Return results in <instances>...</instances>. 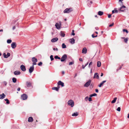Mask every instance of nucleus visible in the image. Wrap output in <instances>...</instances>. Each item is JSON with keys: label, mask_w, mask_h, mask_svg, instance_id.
<instances>
[{"label": "nucleus", "mask_w": 129, "mask_h": 129, "mask_svg": "<svg viewBox=\"0 0 129 129\" xmlns=\"http://www.w3.org/2000/svg\"><path fill=\"white\" fill-rule=\"evenodd\" d=\"M73 11L72 8H67L66 9L63 11L64 13H69Z\"/></svg>", "instance_id": "obj_1"}, {"label": "nucleus", "mask_w": 129, "mask_h": 129, "mask_svg": "<svg viewBox=\"0 0 129 129\" xmlns=\"http://www.w3.org/2000/svg\"><path fill=\"white\" fill-rule=\"evenodd\" d=\"M68 104L71 107H73L74 105V103L73 101L72 100H69L68 102Z\"/></svg>", "instance_id": "obj_2"}, {"label": "nucleus", "mask_w": 129, "mask_h": 129, "mask_svg": "<svg viewBox=\"0 0 129 129\" xmlns=\"http://www.w3.org/2000/svg\"><path fill=\"white\" fill-rule=\"evenodd\" d=\"M67 55L66 54H64L61 57V62H63L65 61V60L67 59Z\"/></svg>", "instance_id": "obj_3"}, {"label": "nucleus", "mask_w": 129, "mask_h": 129, "mask_svg": "<svg viewBox=\"0 0 129 129\" xmlns=\"http://www.w3.org/2000/svg\"><path fill=\"white\" fill-rule=\"evenodd\" d=\"M61 25V22H60L59 23H56L55 26H56V28L58 29H59L60 28V26Z\"/></svg>", "instance_id": "obj_4"}, {"label": "nucleus", "mask_w": 129, "mask_h": 129, "mask_svg": "<svg viewBox=\"0 0 129 129\" xmlns=\"http://www.w3.org/2000/svg\"><path fill=\"white\" fill-rule=\"evenodd\" d=\"M27 98V96L25 94H24L21 96V99L23 100H26Z\"/></svg>", "instance_id": "obj_5"}, {"label": "nucleus", "mask_w": 129, "mask_h": 129, "mask_svg": "<svg viewBox=\"0 0 129 129\" xmlns=\"http://www.w3.org/2000/svg\"><path fill=\"white\" fill-rule=\"evenodd\" d=\"M91 81L89 80V81L87 82L84 85V86L85 87H87L89 86L91 83Z\"/></svg>", "instance_id": "obj_6"}, {"label": "nucleus", "mask_w": 129, "mask_h": 129, "mask_svg": "<svg viewBox=\"0 0 129 129\" xmlns=\"http://www.w3.org/2000/svg\"><path fill=\"white\" fill-rule=\"evenodd\" d=\"M3 55L4 58H7L10 56V54L9 53H7V55H6L5 53H3Z\"/></svg>", "instance_id": "obj_7"}, {"label": "nucleus", "mask_w": 129, "mask_h": 129, "mask_svg": "<svg viewBox=\"0 0 129 129\" xmlns=\"http://www.w3.org/2000/svg\"><path fill=\"white\" fill-rule=\"evenodd\" d=\"M20 68L21 70L23 71H25L26 70L25 66L23 65H21Z\"/></svg>", "instance_id": "obj_8"}, {"label": "nucleus", "mask_w": 129, "mask_h": 129, "mask_svg": "<svg viewBox=\"0 0 129 129\" xmlns=\"http://www.w3.org/2000/svg\"><path fill=\"white\" fill-rule=\"evenodd\" d=\"M58 85H61L62 87L64 86V83L60 81H59L57 83Z\"/></svg>", "instance_id": "obj_9"}, {"label": "nucleus", "mask_w": 129, "mask_h": 129, "mask_svg": "<svg viewBox=\"0 0 129 129\" xmlns=\"http://www.w3.org/2000/svg\"><path fill=\"white\" fill-rule=\"evenodd\" d=\"M16 45L15 42H13L11 44V46L12 48L14 49L16 47Z\"/></svg>", "instance_id": "obj_10"}, {"label": "nucleus", "mask_w": 129, "mask_h": 129, "mask_svg": "<svg viewBox=\"0 0 129 129\" xmlns=\"http://www.w3.org/2000/svg\"><path fill=\"white\" fill-rule=\"evenodd\" d=\"M126 8V7L125 6L123 5L120 8L119 10L121 11H124L125 10V8Z\"/></svg>", "instance_id": "obj_11"}, {"label": "nucleus", "mask_w": 129, "mask_h": 129, "mask_svg": "<svg viewBox=\"0 0 129 129\" xmlns=\"http://www.w3.org/2000/svg\"><path fill=\"white\" fill-rule=\"evenodd\" d=\"M34 66H31L29 69V72L31 73L34 71Z\"/></svg>", "instance_id": "obj_12"}, {"label": "nucleus", "mask_w": 129, "mask_h": 129, "mask_svg": "<svg viewBox=\"0 0 129 129\" xmlns=\"http://www.w3.org/2000/svg\"><path fill=\"white\" fill-rule=\"evenodd\" d=\"M58 40V39L57 38H54L51 40L52 42H54L57 41Z\"/></svg>", "instance_id": "obj_13"}, {"label": "nucleus", "mask_w": 129, "mask_h": 129, "mask_svg": "<svg viewBox=\"0 0 129 129\" xmlns=\"http://www.w3.org/2000/svg\"><path fill=\"white\" fill-rule=\"evenodd\" d=\"M6 96L5 95L4 93H3L2 94L0 95V99H4Z\"/></svg>", "instance_id": "obj_14"}, {"label": "nucleus", "mask_w": 129, "mask_h": 129, "mask_svg": "<svg viewBox=\"0 0 129 129\" xmlns=\"http://www.w3.org/2000/svg\"><path fill=\"white\" fill-rule=\"evenodd\" d=\"M87 51V49L86 48L84 47L83 48L82 50V53L84 54H85L86 53Z\"/></svg>", "instance_id": "obj_15"}, {"label": "nucleus", "mask_w": 129, "mask_h": 129, "mask_svg": "<svg viewBox=\"0 0 129 129\" xmlns=\"http://www.w3.org/2000/svg\"><path fill=\"white\" fill-rule=\"evenodd\" d=\"M69 41L70 43L72 44H73L75 43V40L73 38L70 39Z\"/></svg>", "instance_id": "obj_16"}, {"label": "nucleus", "mask_w": 129, "mask_h": 129, "mask_svg": "<svg viewBox=\"0 0 129 129\" xmlns=\"http://www.w3.org/2000/svg\"><path fill=\"white\" fill-rule=\"evenodd\" d=\"M33 121V119L32 117H30L28 118V122H32Z\"/></svg>", "instance_id": "obj_17"}, {"label": "nucleus", "mask_w": 129, "mask_h": 129, "mask_svg": "<svg viewBox=\"0 0 129 129\" xmlns=\"http://www.w3.org/2000/svg\"><path fill=\"white\" fill-rule=\"evenodd\" d=\"M20 72L18 71H16L14 72V74L15 75H20Z\"/></svg>", "instance_id": "obj_18"}, {"label": "nucleus", "mask_w": 129, "mask_h": 129, "mask_svg": "<svg viewBox=\"0 0 129 129\" xmlns=\"http://www.w3.org/2000/svg\"><path fill=\"white\" fill-rule=\"evenodd\" d=\"M96 78L98 79H99V75L97 73H95L94 75V78Z\"/></svg>", "instance_id": "obj_19"}, {"label": "nucleus", "mask_w": 129, "mask_h": 129, "mask_svg": "<svg viewBox=\"0 0 129 129\" xmlns=\"http://www.w3.org/2000/svg\"><path fill=\"white\" fill-rule=\"evenodd\" d=\"M106 81L105 80L103 81L101 83L98 85L99 87H101L103 85L104 83L106 82Z\"/></svg>", "instance_id": "obj_20"}, {"label": "nucleus", "mask_w": 129, "mask_h": 129, "mask_svg": "<svg viewBox=\"0 0 129 129\" xmlns=\"http://www.w3.org/2000/svg\"><path fill=\"white\" fill-rule=\"evenodd\" d=\"M58 87H54L52 88V89L53 90H55L57 91H58V89L60 87L58 86Z\"/></svg>", "instance_id": "obj_21"}, {"label": "nucleus", "mask_w": 129, "mask_h": 129, "mask_svg": "<svg viewBox=\"0 0 129 129\" xmlns=\"http://www.w3.org/2000/svg\"><path fill=\"white\" fill-rule=\"evenodd\" d=\"M32 61L33 62H37V59L35 58V57H33L32 58Z\"/></svg>", "instance_id": "obj_22"}, {"label": "nucleus", "mask_w": 129, "mask_h": 129, "mask_svg": "<svg viewBox=\"0 0 129 129\" xmlns=\"http://www.w3.org/2000/svg\"><path fill=\"white\" fill-rule=\"evenodd\" d=\"M26 85L28 87H29L31 85V83L29 82H26Z\"/></svg>", "instance_id": "obj_23"}, {"label": "nucleus", "mask_w": 129, "mask_h": 129, "mask_svg": "<svg viewBox=\"0 0 129 129\" xmlns=\"http://www.w3.org/2000/svg\"><path fill=\"white\" fill-rule=\"evenodd\" d=\"M78 115V113L77 112H75L72 115V116H77Z\"/></svg>", "instance_id": "obj_24"}, {"label": "nucleus", "mask_w": 129, "mask_h": 129, "mask_svg": "<svg viewBox=\"0 0 129 129\" xmlns=\"http://www.w3.org/2000/svg\"><path fill=\"white\" fill-rule=\"evenodd\" d=\"M103 14V12L101 11H99L98 12V14L100 16H102Z\"/></svg>", "instance_id": "obj_25"}, {"label": "nucleus", "mask_w": 129, "mask_h": 129, "mask_svg": "<svg viewBox=\"0 0 129 129\" xmlns=\"http://www.w3.org/2000/svg\"><path fill=\"white\" fill-rule=\"evenodd\" d=\"M117 98L116 97L115 98H114V99L111 101V103H115V102L116 101V100H117Z\"/></svg>", "instance_id": "obj_26"}, {"label": "nucleus", "mask_w": 129, "mask_h": 129, "mask_svg": "<svg viewBox=\"0 0 129 129\" xmlns=\"http://www.w3.org/2000/svg\"><path fill=\"white\" fill-rule=\"evenodd\" d=\"M12 81L14 83H16L17 81V79L15 78H13L12 79Z\"/></svg>", "instance_id": "obj_27"}, {"label": "nucleus", "mask_w": 129, "mask_h": 129, "mask_svg": "<svg viewBox=\"0 0 129 129\" xmlns=\"http://www.w3.org/2000/svg\"><path fill=\"white\" fill-rule=\"evenodd\" d=\"M101 63L100 61H98L97 62V66L98 67H99L101 66Z\"/></svg>", "instance_id": "obj_28"}, {"label": "nucleus", "mask_w": 129, "mask_h": 129, "mask_svg": "<svg viewBox=\"0 0 129 129\" xmlns=\"http://www.w3.org/2000/svg\"><path fill=\"white\" fill-rule=\"evenodd\" d=\"M62 47L63 48H66V46L64 43H63L62 44Z\"/></svg>", "instance_id": "obj_29"}, {"label": "nucleus", "mask_w": 129, "mask_h": 129, "mask_svg": "<svg viewBox=\"0 0 129 129\" xmlns=\"http://www.w3.org/2000/svg\"><path fill=\"white\" fill-rule=\"evenodd\" d=\"M97 95V94L96 93H94L92 94H91L89 96L90 97H91L93 96H96Z\"/></svg>", "instance_id": "obj_30"}, {"label": "nucleus", "mask_w": 129, "mask_h": 129, "mask_svg": "<svg viewBox=\"0 0 129 129\" xmlns=\"http://www.w3.org/2000/svg\"><path fill=\"white\" fill-rule=\"evenodd\" d=\"M60 35L61 36L64 37L65 36V34L63 32H61Z\"/></svg>", "instance_id": "obj_31"}, {"label": "nucleus", "mask_w": 129, "mask_h": 129, "mask_svg": "<svg viewBox=\"0 0 129 129\" xmlns=\"http://www.w3.org/2000/svg\"><path fill=\"white\" fill-rule=\"evenodd\" d=\"M4 100L6 101V103L7 104H9L10 103V102H9V100L7 99H5Z\"/></svg>", "instance_id": "obj_32"}, {"label": "nucleus", "mask_w": 129, "mask_h": 129, "mask_svg": "<svg viewBox=\"0 0 129 129\" xmlns=\"http://www.w3.org/2000/svg\"><path fill=\"white\" fill-rule=\"evenodd\" d=\"M118 12V11L117 10H113L112 11V13H117Z\"/></svg>", "instance_id": "obj_33"}, {"label": "nucleus", "mask_w": 129, "mask_h": 129, "mask_svg": "<svg viewBox=\"0 0 129 129\" xmlns=\"http://www.w3.org/2000/svg\"><path fill=\"white\" fill-rule=\"evenodd\" d=\"M54 57V58L56 59H60V58L57 55L55 56Z\"/></svg>", "instance_id": "obj_34"}, {"label": "nucleus", "mask_w": 129, "mask_h": 129, "mask_svg": "<svg viewBox=\"0 0 129 129\" xmlns=\"http://www.w3.org/2000/svg\"><path fill=\"white\" fill-rule=\"evenodd\" d=\"M12 42V40L10 39H8L7 40V42L8 43H10Z\"/></svg>", "instance_id": "obj_35"}, {"label": "nucleus", "mask_w": 129, "mask_h": 129, "mask_svg": "<svg viewBox=\"0 0 129 129\" xmlns=\"http://www.w3.org/2000/svg\"><path fill=\"white\" fill-rule=\"evenodd\" d=\"M53 55H51L50 57L51 60V61H52L54 59V58H53Z\"/></svg>", "instance_id": "obj_36"}, {"label": "nucleus", "mask_w": 129, "mask_h": 129, "mask_svg": "<svg viewBox=\"0 0 129 129\" xmlns=\"http://www.w3.org/2000/svg\"><path fill=\"white\" fill-rule=\"evenodd\" d=\"M74 64V61H72V62H70L69 63V65H72V64Z\"/></svg>", "instance_id": "obj_37"}, {"label": "nucleus", "mask_w": 129, "mask_h": 129, "mask_svg": "<svg viewBox=\"0 0 129 129\" xmlns=\"http://www.w3.org/2000/svg\"><path fill=\"white\" fill-rule=\"evenodd\" d=\"M123 32H126L127 33H128V30L126 29H123Z\"/></svg>", "instance_id": "obj_38"}, {"label": "nucleus", "mask_w": 129, "mask_h": 129, "mask_svg": "<svg viewBox=\"0 0 129 129\" xmlns=\"http://www.w3.org/2000/svg\"><path fill=\"white\" fill-rule=\"evenodd\" d=\"M42 64V63L41 62H40L38 64V65L39 66H41Z\"/></svg>", "instance_id": "obj_39"}, {"label": "nucleus", "mask_w": 129, "mask_h": 129, "mask_svg": "<svg viewBox=\"0 0 129 129\" xmlns=\"http://www.w3.org/2000/svg\"><path fill=\"white\" fill-rule=\"evenodd\" d=\"M124 41L126 43H127L128 40L127 39H124Z\"/></svg>", "instance_id": "obj_40"}, {"label": "nucleus", "mask_w": 129, "mask_h": 129, "mask_svg": "<svg viewBox=\"0 0 129 129\" xmlns=\"http://www.w3.org/2000/svg\"><path fill=\"white\" fill-rule=\"evenodd\" d=\"M120 109H120V107H118V108H117V110L119 112L120 111Z\"/></svg>", "instance_id": "obj_41"}, {"label": "nucleus", "mask_w": 129, "mask_h": 129, "mask_svg": "<svg viewBox=\"0 0 129 129\" xmlns=\"http://www.w3.org/2000/svg\"><path fill=\"white\" fill-rule=\"evenodd\" d=\"M98 36L97 35H96L95 36H94V34H92V37L93 38H94L95 37H97Z\"/></svg>", "instance_id": "obj_42"}, {"label": "nucleus", "mask_w": 129, "mask_h": 129, "mask_svg": "<svg viewBox=\"0 0 129 129\" xmlns=\"http://www.w3.org/2000/svg\"><path fill=\"white\" fill-rule=\"evenodd\" d=\"M88 99V96H86L85 99V101H87Z\"/></svg>", "instance_id": "obj_43"}, {"label": "nucleus", "mask_w": 129, "mask_h": 129, "mask_svg": "<svg viewBox=\"0 0 129 129\" xmlns=\"http://www.w3.org/2000/svg\"><path fill=\"white\" fill-rule=\"evenodd\" d=\"M88 100L89 101H92V99L91 97L89 98L88 99Z\"/></svg>", "instance_id": "obj_44"}, {"label": "nucleus", "mask_w": 129, "mask_h": 129, "mask_svg": "<svg viewBox=\"0 0 129 129\" xmlns=\"http://www.w3.org/2000/svg\"><path fill=\"white\" fill-rule=\"evenodd\" d=\"M3 83L5 86H6L7 85V83L6 81H4Z\"/></svg>", "instance_id": "obj_45"}, {"label": "nucleus", "mask_w": 129, "mask_h": 129, "mask_svg": "<svg viewBox=\"0 0 129 129\" xmlns=\"http://www.w3.org/2000/svg\"><path fill=\"white\" fill-rule=\"evenodd\" d=\"M92 62H91L89 64V66H88L89 67H90V65H92Z\"/></svg>", "instance_id": "obj_46"}, {"label": "nucleus", "mask_w": 129, "mask_h": 129, "mask_svg": "<svg viewBox=\"0 0 129 129\" xmlns=\"http://www.w3.org/2000/svg\"><path fill=\"white\" fill-rule=\"evenodd\" d=\"M36 62H33V66H34V65H36L37 64Z\"/></svg>", "instance_id": "obj_47"}, {"label": "nucleus", "mask_w": 129, "mask_h": 129, "mask_svg": "<svg viewBox=\"0 0 129 129\" xmlns=\"http://www.w3.org/2000/svg\"><path fill=\"white\" fill-rule=\"evenodd\" d=\"M111 14H109L108 15V18H111Z\"/></svg>", "instance_id": "obj_48"}, {"label": "nucleus", "mask_w": 129, "mask_h": 129, "mask_svg": "<svg viewBox=\"0 0 129 129\" xmlns=\"http://www.w3.org/2000/svg\"><path fill=\"white\" fill-rule=\"evenodd\" d=\"M53 49L54 50H56V51H58V49L56 48V49L55 48H53Z\"/></svg>", "instance_id": "obj_49"}, {"label": "nucleus", "mask_w": 129, "mask_h": 129, "mask_svg": "<svg viewBox=\"0 0 129 129\" xmlns=\"http://www.w3.org/2000/svg\"><path fill=\"white\" fill-rule=\"evenodd\" d=\"M114 24V23H113L112 24L110 25H109V27H111V26H112Z\"/></svg>", "instance_id": "obj_50"}, {"label": "nucleus", "mask_w": 129, "mask_h": 129, "mask_svg": "<svg viewBox=\"0 0 129 129\" xmlns=\"http://www.w3.org/2000/svg\"><path fill=\"white\" fill-rule=\"evenodd\" d=\"M95 90V92H98V91H98V90L97 89H96Z\"/></svg>", "instance_id": "obj_51"}, {"label": "nucleus", "mask_w": 129, "mask_h": 129, "mask_svg": "<svg viewBox=\"0 0 129 129\" xmlns=\"http://www.w3.org/2000/svg\"><path fill=\"white\" fill-rule=\"evenodd\" d=\"M20 87H19V88H18L17 89V90L18 91H19L20 90Z\"/></svg>", "instance_id": "obj_52"}, {"label": "nucleus", "mask_w": 129, "mask_h": 129, "mask_svg": "<svg viewBox=\"0 0 129 129\" xmlns=\"http://www.w3.org/2000/svg\"><path fill=\"white\" fill-rule=\"evenodd\" d=\"M15 26H14L12 28V29H13V30H14V29H15Z\"/></svg>", "instance_id": "obj_53"}, {"label": "nucleus", "mask_w": 129, "mask_h": 129, "mask_svg": "<svg viewBox=\"0 0 129 129\" xmlns=\"http://www.w3.org/2000/svg\"><path fill=\"white\" fill-rule=\"evenodd\" d=\"M72 35L73 36H74L75 35V34L74 32L72 33Z\"/></svg>", "instance_id": "obj_54"}, {"label": "nucleus", "mask_w": 129, "mask_h": 129, "mask_svg": "<svg viewBox=\"0 0 129 129\" xmlns=\"http://www.w3.org/2000/svg\"><path fill=\"white\" fill-rule=\"evenodd\" d=\"M62 73L63 75H64V71H62Z\"/></svg>", "instance_id": "obj_55"}, {"label": "nucleus", "mask_w": 129, "mask_h": 129, "mask_svg": "<svg viewBox=\"0 0 129 129\" xmlns=\"http://www.w3.org/2000/svg\"><path fill=\"white\" fill-rule=\"evenodd\" d=\"M85 67V66H84L83 65L82 66V67L83 69H84Z\"/></svg>", "instance_id": "obj_56"}, {"label": "nucleus", "mask_w": 129, "mask_h": 129, "mask_svg": "<svg viewBox=\"0 0 129 129\" xmlns=\"http://www.w3.org/2000/svg\"><path fill=\"white\" fill-rule=\"evenodd\" d=\"M95 28L97 30H98L99 29V28L98 27H95Z\"/></svg>", "instance_id": "obj_57"}, {"label": "nucleus", "mask_w": 129, "mask_h": 129, "mask_svg": "<svg viewBox=\"0 0 129 129\" xmlns=\"http://www.w3.org/2000/svg\"><path fill=\"white\" fill-rule=\"evenodd\" d=\"M79 60L80 61H82V58H80L79 59Z\"/></svg>", "instance_id": "obj_58"}, {"label": "nucleus", "mask_w": 129, "mask_h": 129, "mask_svg": "<svg viewBox=\"0 0 129 129\" xmlns=\"http://www.w3.org/2000/svg\"><path fill=\"white\" fill-rule=\"evenodd\" d=\"M88 62H87L86 64H85V66H87V64H88Z\"/></svg>", "instance_id": "obj_59"}, {"label": "nucleus", "mask_w": 129, "mask_h": 129, "mask_svg": "<svg viewBox=\"0 0 129 129\" xmlns=\"http://www.w3.org/2000/svg\"><path fill=\"white\" fill-rule=\"evenodd\" d=\"M103 73H102L101 76H103Z\"/></svg>", "instance_id": "obj_60"}, {"label": "nucleus", "mask_w": 129, "mask_h": 129, "mask_svg": "<svg viewBox=\"0 0 129 129\" xmlns=\"http://www.w3.org/2000/svg\"><path fill=\"white\" fill-rule=\"evenodd\" d=\"M123 0H119V2H121L122 3V1Z\"/></svg>", "instance_id": "obj_61"}, {"label": "nucleus", "mask_w": 129, "mask_h": 129, "mask_svg": "<svg viewBox=\"0 0 129 129\" xmlns=\"http://www.w3.org/2000/svg\"><path fill=\"white\" fill-rule=\"evenodd\" d=\"M127 117L128 118H129V113L128 114Z\"/></svg>", "instance_id": "obj_62"}, {"label": "nucleus", "mask_w": 129, "mask_h": 129, "mask_svg": "<svg viewBox=\"0 0 129 129\" xmlns=\"http://www.w3.org/2000/svg\"><path fill=\"white\" fill-rule=\"evenodd\" d=\"M92 73V69H91L90 70V73Z\"/></svg>", "instance_id": "obj_63"}, {"label": "nucleus", "mask_w": 129, "mask_h": 129, "mask_svg": "<svg viewBox=\"0 0 129 129\" xmlns=\"http://www.w3.org/2000/svg\"><path fill=\"white\" fill-rule=\"evenodd\" d=\"M90 3L91 4H92V1H90Z\"/></svg>", "instance_id": "obj_64"}]
</instances>
